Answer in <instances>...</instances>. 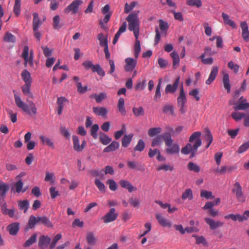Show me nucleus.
Segmentation results:
<instances>
[{"mask_svg": "<svg viewBox=\"0 0 249 249\" xmlns=\"http://www.w3.org/2000/svg\"><path fill=\"white\" fill-rule=\"evenodd\" d=\"M188 168L190 171L198 173L200 171V167L196 164L191 161L188 164Z\"/></svg>", "mask_w": 249, "mask_h": 249, "instance_id": "09e8293b", "label": "nucleus"}, {"mask_svg": "<svg viewBox=\"0 0 249 249\" xmlns=\"http://www.w3.org/2000/svg\"><path fill=\"white\" fill-rule=\"evenodd\" d=\"M117 107L119 111L121 113V114L124 116L126 114V110L124 107V98L121 97L119 99Z\"/></svg>", "mask_w": 249, "mask_h": 249, "instance_id": "72a5a7b5", "label": "nucleus"}, {"mask_svg": "<svg viewBox=\"0 0 249 249\" xmlns=\"http://www.w3.org/2000/svg\"><path fill=\"white\" fill-rule=\"evenodd\" d=\"M222 17L223 18L225 24L230 25L233 28H236V26L235 22H234V21L230 18V17L228 15L224 13H223L222 14Z\"/></svg>", "mask_w": 249, "mask_h": 249, "instance_id": "c9c22d12", "label": "nucleus"}, {"mask_svg": "<svg viewBox=\"0 0 249 249\" xmlns=\"http://www.w3.org/2000/svg\"><path fill=\"white\" fill-rule=\"evenodd\" d=\"M62 25L60 24V18L59 15H55L53 18V27L55 30H59Z\"/></svg>", "mask_w": 249, "mask_h": 249, "instance_id": "79ce46f5", "label": "nucleus"}, {"mask_svg": "<svg viewBox=\"0 0 249 249\" xmlns=\"http://www.w3.org/2000/svg\"><path fill=\"white\" fill-rule=\"evenodd\" d=\"M137 4V2L135 1H133L131 2L129 4L127 3L125 4L124 12L126 14L129 13L131 10H132L135 6Z\"/></svg>", "mask_w": 249, "mask_h": 249, "instance_id": "13d9d810", "label": "nucleus"}, {"mask_svg": "<svg viewBox=\"0 0 249 249\" xmlns=\"http://www.w3.org/2000/svg\"><path fill=\"white\" fill-rule=\"evenodd\" d=\"M86 240L88 243L89 245H93L96 243V238L92 232H89L87 234Z\"/></svg>", "mask_w": 249, "mask_h": 249, "instance_id": "603ef678", "label": "nucleus"}, {"mask_svg": "<svg viewBox=\"0 0 249 249\" xmlns=\"http://www.w3.org/2000/svg\"><path fill=\"white\" fill-rule=\"evenodd\" d=\"M39 138L43 144L46 145L53 149L54 148V143L50 138L41 135L39 136Z\"/></svg>", "mask_w": 249, "mask_h": 249, "instance_id": "c756f323", "label": "nucleus"}, {"mask_svg": "<svg viewBox=\"0 0 249 249\" xmlns=\"http://www.w3.org/2000/svg\"><path fill=\"white\" fill-rule=\"evenodd\" d=\"M224 218L225 219H231L233 221H237L238 220L239 222H242L244 220H246V217H245V215H244V213L242 215L237 214H230L228 215H226L224 216Z\"/></svg>", "mask_w": 249, "mask_h": 249, "instance_id": "5701e85b", "label": "nucleus"}, {"mask_svg": "<svg viewBox=\"0 0 249 249\" xmlns=\"http://www.w3.org/2000/svg\"><path fill=\"white\" fill-rule=\"evenodd\" d=\"M200 196L201 197L205 198L206 199L213 198L214 196H213V193L211 191H208L205 190H202L200 192Z\"/></svg>", "mask_w": 249, "mask_h": 249, "instance_id": "bf43d9fd", "label": "nucleus"}, {"mask_svg": "<svg viewBox=\"0 0 249 249\" xmlns=\"http://www.w3.org/2000/svg\"><path fill=\"white\" fill-rule=\"evenodd\" d=\"M97 38L100 42V45L101 46L105 47L108 46L107 36H105L103 33H100L97 36Z\"/></svg>", "mask_w": 249, "mask_h": 249, "instance_id": "e433bc0d", "label": "nucleus"}, {"mask_svg": "<svg viewBox=\"0 0 249 249\" xmlns=\"http://www.w3.org/2000/svg\"><path fill=\"white\" fill-rule=\"evenodd\" d=\"M18 206L19 209L23 210L24 213H26L28 209L29 203L27 200L19 201L18 202Z\"/></svg>", "mask_w": 249, "mask_h": 249, "instance_id": "a18cd8bd", "label": "nucleus"}, {"mask_svg": "<svg viewBox=\"0 0 249 249\" xmlns=\"http://www.w3.org/2000/svg\"><path fill=\"white\" fill-rule=\"evenodd\" d=\"M232 118L236 121H239L245 116V114L238 112H235L231 113Z\"/></svg>", "mask_w": 249, "mask_h": 249, "instance_id": "e2e57ef3", "label": "nucleus"}, {"mask_svg": "<svg viewBox=\"0 0 249 249\" xmlns=\"http://www.w3.org/2000/svg\"><path fill=\"white\" fill-rule=\"evenodd\" d=\"M23 182L22 180H18L11 188V191L17 193H24L26 191V189L23 188Z\"/></svg>", "mask_w": 249, "mask_h": 249, "instance_id": "f3484780", "label": "nucleus"}, {"mask_svg": "<svg viewBox=\"0 0 249 249\" xmlns=\"http://www.w3.org/2000/svg\"><path fill=\"white\" fill-rule=\"evenodd\" d=\"M33 29L34 31H37L41 26L42 22L40 20L38 14L37 13H33Z\"/></svg>", "mask_w": 249, "mask_h": 249, "instance_id": "aec40b11", "label": "nucleus"}, {"mask_svg": "<svg viewBox=\"0 0 249 249\" xmlns=\"http://www.w3.org/2000/svg\"><path fill=\"white\" fill-rule=\"evenodd\" d=\"M179 80L180 77H178L174 82L173 85L168 84L165 89V93L166 94L175 93L179 85Z\"/></svg>", "mask_w": 249, "mask_h": 249, "instance_id": "2eb2a0df", "label": "nucleus"}, {"mask_svg": "<svg viewBox=\"0 0 249 249\" xmlns=\"http://www.w3.org/2000/svg\"><path fill=\"white\" fill-rule=\"evenodd\" d=\"M95 184L99 190V191L102 193H105L106 187L105 184L99 179L96 178L95 179Z\"/></svg>", "mask_w": 249, "mask_h": 249, "instance_id": "6e6d98bb", "label": "nucleus"}, {"mask_svg": "<svg viewBox=\"0 0 249 249\" xmlns=\"http://www.w3.org/2000/svg\"><path fill=\"white\" fill-rule=\"evenodd\" d=\"M20 0H15V3L14 6V12L17 16H18L20 13Z\"/></svg>", "mask_w": 249, "mask_h": 249, "instance_id": "4d7b16f0", "label": "nucleus"}, {"mask_svg": "<svg viewBox=\"0 0 249 249\" xmlns=\"http://www.w3.org/2000/svg\"><path fill=\"white\" fill-rule=\"evenodd\" d=\"M181 198L183 200H185L188 198L189 200H191L193 198V195L192 191L191 189H186L184 193H183Z\"/></svg>", "mask_w": 249, "mask_h": 249, "instance_id": "3c124183", "label": "nucleus"}, {"mask_svg": "<svg viewBox=\"0 0 249 249\" xmlns=\"http://www.w3.org/2000/svg\"><path fill=\"white\" fill-rule=\"evenodd\" d=\"M230 105H233V108L236 110H245L249 108V103L247 102L246 99H244L241 103H236L234 100L230 101Z\"/></svg>", "mask_w": 249, "mask_h": 249, "instance_id": "9b49d317", "label": "nucleus"}, {"mask_svg": "<svg viewBox=\"0 0 249 249\" xmlns=\"http://www.w3.org/2000/svg\"><path fill=\"white\" fill-rule=\"evenodd\" d=\"M117 217L118 213L115 212V208H112L109 210V212L102 217V219L105 223H108L115 221Z\"/></svg>", "mask_w": 249, "mask_h": 249, "instance_id": "9d476101", "label": "nucleus"}, {"mask_svg": "<svg viewBox=\"0 0 249 249\" xmlns=\"http://www.w3.org/2000/svg\"><path fill=\"white\" fill-rule=\"evenodd\" d=\"M220 202L219 198H217L214 201H208L206 203L205 205L202 208L203 210H206L208 208H213L215 205H218Z\"/></svg>", "mask_w": 249, "mask_h": 249, "instance_id": "a19ab883", "label": "nucleus"}, {"mask_svg": "<svg viewBox=\"0 0 249 249\" xmlns=\"http://www.w3.org/2000/svg\"><path fill=\"white\" fill-rule=\"evenodd\" d=\"M83 1L82 0H74L67 7H66L64 12L65 14L71 13L72 14H76L80 8V6L83 4Z\"/></svg>", "mask_w": 249, "mask_h": 249, "instance_id": "0eeeda50", "label": "nucleus"}, {"mask_svg": "<svg viewBox=\"0 0 249 249\" xmlns=\"http://www.w3.org/2000/svg\"><path fill=\"white\" fill-rule=\"evenodd\" d=\"M133 112L135 116L138 117L143 116L144 114V109L142 107H134L133 108Z\"/></svg>", "mask_w": 249, "mask_h": 249, "instance_id": "052dcab7", "label": "nucleus"}, {"mask_svg": "<svg viewBox=\"0 0 249 249\" xmlns=\"http://www.w3.org/2000/svg\"><path fill=\"white\" fill-rule=\"evenodd\" d=\"M228 67L229 69L232 70L235 73H237L239 71V66L233 61H230L228 64Z\"/></svg>", "mask_w": 249, "mask_h": 249, "instance_id": "69168bd1", "label": "nucleus"}, {"mask_svg": "<svg viewBox=\"0 0 249 249\" xmlns=\"http://www.w3.org/2000/svg\"><path fill=\"white\" fill-rule=\"evenodd\" d=\"M139 11L131 12L126 17V20L128 22V29L133 32L135 38H139L140 33V20L139 18Z\"/></svg>", "mask_w": 249, "mask_h": 249, "instance_id": "7ed1b4c3", "label": "nucleus"}, {"mask_svg": "<svg viewBox=\"0 0 249 249\" xmlns=\"http://www.w3.org/2000/svg\"><path fill=\"white\" fill-rule=\"evenodd\" d=\"M120 146V143L119 142L113 141L111 143L108 145L107 146L105 147L104 149V152H110L112 151H114L118 149Z\"/></svg>", "mask_w": 249, "mask_h": 249, "instance_id": "b1692460", "label": "nucleus"}, {"mask_svg": "<svg viewBox=\"0 0 249 249\" xmlns=\"http://www.w3.org/2000/svg\"><path fill=\"white\" fill-rule=\"evenodd\" d=\"M138 58H132L131 57H127L125 59V65L124 66V70L127 72H132L136 68L137 64Z\"/></svg>", "mask_w": 249, "mask_h": 249, "instance_id": "1a4fd4ad", "label": "nucleus"}, {"mask_svg": "<svg viewBox=\"0 0 249 249\" xmlns=\"http://www.w3.org/2000/svg\"><path fill=\"white\" fill-rule=\"evenodd\" d=\"M37 218L38 224H43L48 228H53V225L47 216H38Z\"/></svg>", "mask_w": 249, "mask_h": 249, "instance_id": "412c9836", "label": "nucleus"}, {"mask_svg": "<svg viewBox=\"0 0 249 249\" xmlns=\"http://www.w3.org/2000/svg\"><path fill=\"white\" fill-rule=\"evenodd\" d=\"M201 136V133L200 131H196L193 133L189 138V142L181 149V152L184 155L190 154V158L194 157L198 147L202 144Z\"/></svg>", "mask_w": 249, "mask_h": 249, "instance_id": "f257e3e1", "label": "nucleus"}, {"mask_svg": "<svg viewBox=\"0 0 249 249\" xmlns=\"http://www.w3.org/2000/svg\"><path fill=\"white\" fill-rule=\"evenodd\" d=\"M100 140L103 144L106 145L109 143L112 140L106 134L101 133Z\"/></svg>", "mask_w": 249, "mask_h": 249, "instance_id": "c03bdc74", "label": "nucleus"}, {"mask_svg": "<svg viewBox=\"0 0 249 249\" xmlns=\"http://www.w3.org/2000/svg\"><path fill=\"white\" fill-rule=\"evenodd\" d=\"M133 136L134 135L132 133H130L128 135H124L122 139V146L124 147H127L131 143Z\"/></svg>", "mask_w": 249, "mask_h": 249, "instance_id": "bb28decb", "label": "nucleus"}, {"mask_svg": "<svg viewBox=\"0 0 249 249\" xmlns=\"http://www.w3.org/2000/svg\"><path fill=\"white\" fill-rule=\"evenodd\" d=\"M249 148V141L247 142H246L243 143L241 145H240L237 150V153L239 154H241L245 151H246Z\"/></svg>", "mask_w": 249, "mask_h": 249, "instance_id": "338daca9", "label": "nucleus"}, {"mask_svg": "<svg viewBox=\"0 0 249 249\" xmlns=\"http://www.w3.org/2000/svg\"><path fill=\"white\" fill-rule=\"evenodd\" d=\"M186 4L190 6H196L199 8L202 6L201 0H186Z\"/></svg>", "mask_w": 249, "mask_h": 249, "instance_id": "49530a36", "label": "nucleus"}, {"mask_svg": "<svg viewBox=\"0 0 249 249\" xmlns=\"http://www.w3.org/2000/svg\"><path fill=\"white\" fill-rule=\"evenodd\" d=\"M161 132V128L160 127H154L150 128L148 131V134L150 137H154L158 134H159Z\"/></svg>", "mask_w": 249, "mask_h": 249, "instance_id": "de8ad7c7", "label": "nucleus"}, {"mask_svg": "<svg viewBox=\"0 0 249 249\" xmlns=\"http://www.w3.org/2000/svg\"><path fill=\"white\" fill-rule=\"evenodd\" d=\"M37 237V234L34 233L24 243V246L25 247H30L31 245L36 242Z\"/></svg>", "mask_w": 249, "mask_h": 249, "instance_id": "8fccbe9b", "label": "nucleus"}, {"mask_svg": "<svg viewBox=\"0 0 249 249\" xmlns=\"http://www.w3.org/2000/svg\"><path fill=\"white\" fill-rule=\"evenodd\" d=\"M135 38L136 41L134 46V53L135 57H136V58H138L141 51V47L140 41L139 40L138 38Z\"/></svg>", "mask_w": 249, "mask_h": 249, "instance_id": "4c0bfd02", "label": "nucleus"}, {"mask_svg": "<svg viewBox=\"0 0 249 249\" xmlns=\"http://www.w3.org/2000/svg\"><path fill=\"white\" fill-rule=\"evenodd\" d=\"M7 230L10 235H16L19 230V223L14 222L7 226Z\"/></svg>", "mask_w": 249, "mask_h": 249, "instance_id": "6ab92c4d", "label": "nucleus"}, {"mask_svg": "<svg viewBox=\"0 0 249 249\" xmlns=\"http://www.w3.org/2000/svg\"><path fill=\"white\" fill-rule=\"evenodd\" d=\"M160 22V28L161 30V32L162 34H166V31L168 28V23L166 22H164L162 19H160L159 20Z\"/></svg>", "mask_w": 249, "mask_h": 249, "instance_id": "680f3d73", "label": "nucleus"}, {"mask_svg": "<svg viewBox=\"0 0 249 249\" xmlns=\"http://www.w3.org/2000/svg\"><path fill=\"white\" fill-rule=\"evenodd\" d=\"M166 129L168 132L162 134L165 145L167 146L166 148V151L170 154H178L180 151L179 145L177 143H173V140L171 137V133L173 132L174 129L170 126H167Z\"/></svg>", "mask_w": 249, "mask_h": 249, "instance_id": "f03ea898", "label": "nucleus"}, {"mask_svg": "<svg viewBox=\"0 0 249 249\" xmlns=\"http://www.w3.org/2000/svg\"><path fill=\"white\" fill-rule=\"evenodd\" d=\"M32 83H25L22 87V90L24 94L28 97L33 98V95L30 91V87Z\"/></svg>", "mask_w": 249, "mask_h": 249, "instance_id": "f704fd0d", "label": "nucleus"}, {"mask_svg": "<svg viewBox=\"0 0 249 249\" xmlns=\"http://www.w3.org/2000/svg\"><path fill=\"white\" fill-rule=\"evenodd\" d=\"M223 83L225 89L227 90V92L229 93L231 92V86L230 83L229 75V74H224L223 77Z\"/></svg>", "mask_w": 249, "mask_h": 249, "instance_id": "7c9ffc66", "label": "nucleus"}, {"mask_svg": "<svg viewBox=\"0 0 249 249\" xmlns=\"http://www.w3.org/2000/svg\"><path fill=\"white\" fill-rule=\"evenodd\" d=\"M9 189V186L8 184L3 182L0 180V196L1 197H5L7 192Z\"/></svg>", "mask_w": 249, "mask_h": 249, "instance_id": "c85d7f7f", "label": "nucleus"}, {"mask_svg": "<svg viewBox=\"0 0 249 249\" xmlns=\"http://www.w3.org/2000/svg\"><path fill=\"white\" fill-rule=\"evenodd\" d=\"M119 184L121 187L126 189L129 193L135 191L137 190L136 187L133 186V185L128 181L124 179H121L119 181Z\"/></svg>", "mask_w": 249, "mask_h": 249, "instance_id": "a211bd4d", "label": "nucleus"}, {"mask_svg": "<svg viewBox=\"0 0 249 249\" xmlns=\"http://www.w3.org/2000/svg\"><path fill=\"white\" fill-rule=\"evenodd\" d=\"M109 16L110 15H106L103 19H101L99 20V24L100 25L101 28L104 30L107 29V27L106 24L109 21Z\"/></svg>", "mask_w": 249, "mask_h": 249, "instance_id": "0e129e2a", "label": "nucleus"}, {"mask_svg": "<svg viewBox=\"0 0 249 249\" xmlns=\"http://www.w3.org/2000/svg\"><path fill=\"white\" fill-rule=\"evenodd\" d=\"M242 29V37L245 42L249 41V26L246 21H242L240 23Z\"/></svg>", "mask_w": 249, "mask_h": 249, "instance_id": "ddd939ff", "label": "nucleus"}, {"mask_svg": "<svg viewBox=\"0 0 249 249\" xmlns=\"http://www.w3.org/2000/svg\"><path fill=\"white\" fill-rule=\"evenodd\" d=\"M37 224H38L37 218L35 216L32 215L29 218L28 225L25 228V230L28 231L30 229H33Z\"/></svg>", "mask_w": 249, "mask_h": 249, "instance_id": "473e14b6", "label": "nucleus"}, {"mask_svg": "<svg viewBox=\"0 0 249 249\" xmlns=\"http://www.w3.org/2000/svg\"><path fill=\"white\" fill-rule=\"evenodd\" d=\"M107 97V94L104 92H101L99 94H93L90 96V98H94L95 99L96 102L98 103H101Z\"/></svg>", "mask_w": 249, "mask_h": 249, "instance_id": "ea45409f", "label": "nucleus"}, {"mask_svg": "<svg viewBox=\"0 0 249 249\" xmlns=\"http://www.w3.org/2000/svg\"><path fill=\"white\" fill-rule=\"evenodd\" d=\"M170 56L173 59V68L176 69L180 63L179 55L176 51H174L170 53Z\"/></svg>", "mask_w": 249, "mask_h": 249, "instance_id": "393cba45", "label": "nucleus"}, {"mask_svg": "<svg viewBox=\"0 0 249 249\" xmlns=\"http://www.w3.org/2000/svg\"><path fill=\"white\" fill-rule=\"evenodd\" d=\"M204 219L207 224L209 225L211 230H215L223 225V222L219 221H215L213 219L211 218L206 217Z\"/></svg>", "mask_w": 249, "mask_h": 249, "instance_id": "dca6fc26", "label": "nucleus"}, {"mask_svg": "<svg viewBox=\"0 0 249 249\" xmlns=\"http://www.w3.org/2000/svg\"><path fill=\"white\" fill-rule=\"evenodd\" d=\"M156 218L159 223L163 227H171L172 223L163 216L161 214L157 213L156 214Z\"/></svg>", "mask_w": 249, "mask_h": 249, "instance_id": "4468645a", "label": "nucleus"}, {"mask_svg": "<svg viewBox=\"0 0 249 249\" xmlns=\"http://www.w3.org/2000/svg\"><path fill=\"white\" fill-rule=\"evenodd\" d=\"M93 112L97 115L105 117L108 112L107 109L104 107H94Z\"/></svg>", "mask_w": 249, "mask_h": 249, "instance_id": "2f4dec72", "label": "nucleus"}, {"mask_svg": "<svg viewBox=\"0 0 249 249\" xmlns=\"http://www.w3.org/2000/svg\"><path fill=\"white\" fill-rule=\"evenodd\" d=\"M3 40L7 42L15 43L16 41V38L15 36L11 33L7 32L4 35Z\"/></svg>", "mask_w": 249, "mask_h": 249, "instance_id": "37998d69", "label": "nucleus"}, {"mask_svg": "<svg viewBox=\"0 0 249 249\" xmlns=\"http://www.w3.org/2000/svg\"><path fill=\"white\" fill-rule=\"evenodd\" d=\"M51 241V238L47 236L42 235L39 237L38 241V246L41 248L43 249L47 247Z\"/></svg>", "mask_w": 249, "mask_h": 249, "instance_id": "cd10ccee", "label": "nucleus"}, {"mask_svg": "<svg viewBox=\"0 0 249 249\" xmlns=\"http://www.w3.org/2000/svg\"><path fill=\"white\" fill-rule=\"evenodd\" d=\"M99 129V125L97 124H93L90 130V135L95 139L98 138L97 132Z\"/></svg>", "mask_w": 249, "mask_h": 249, "instance_id": "5fc2aeb1", "label": "nucleus"}, {"mask_svg": "<svg viewBox=\"0 0 249 249\" xmlns=\"http://www.w3.org/2000/svg\"><path fill=\"white\" fill-rule=\"evenodd\" d=\"M218 72V69L217 67H213L211 73L209 75L208 79L206 81L207 85H210L215 79L216 75Z\"/></svg>", "mask_w": 249, "mask_h": 249, "instance_id": "4be33fe9", "label": "nucleus"}, {"mask_svg": "<svg viewBox=\"0 0 249 249\" xmlns=\"http://www.w3.org/2000/svg\"><path fill=\"white\" fill-rule=\"evenodd\" d=\"M186 103L187 99L186 97V94L184 91L183 85H182L179 95L177 98L178 106L179 107V111L182 114L185 113L186 111L185 106Z\"/></svg>", "mask_w": 249, "mask_h": 249, "instance_id": "423d86ee", "label": "nucleus"}, {"mask_svg": "<svg viewBox=\"0 0 249 249\" xmlns=\"http://www.w3.org/2000/svg\"><path fill=\"white\" fill-rule=\"evenodd\" d=\"M145 145L144 141L142 139H141L138 141L137 144L134 147V151L142 152L144 150Z\"/></svg>", "mask_w": 249, "mask_h": 249, "instance_id": "864d4df0", "label": "nucleus"}, {"mask_svg": "<svg viewBox=\"0 0 249 249\" xmlns=\"http://www.w3.org/2000/svg\"><path fill=\"white\" fill-rule=\"evenodd\" d=\"M21 56L24 59L25 67L29 65L30 67L34 68V52L32 50L29 52V47L27 45L24 46Z\"/></svg>", "mask_w": 249, "mask_h": 249, "instance_id": "39448f33", "label": "nucleus"}, {"mask_svg": "<svg viewBox=\"0 0 249 249\" xmlns=\"http://www.w3.org/2000/svg\"><path fill=\"white\" fill-rule=\"evenodd\" d=\"M14 98L16 104L18 107L22 109L24 112L30 115L36 114L37 109L35 104L32 101L30 102L29 105H27L25 102L22 101L21 98L18 95L15 94Z\"/></svg>", "mask_w": 249, "mask_h": 249, "instance_id": "20e7f679", "label": "nucleus"}, {"mask_svg": "<svg viewBox=\"0 0 249 249\" xmlns=\"http://www.w3.org/2000/svg\"><path fill=\"white\" fill-rule=\"evenodd\" d=\"M232 191L235 194L236 197L239 202L245 201L246 196L243 194L242 187L239 182L236 181L234 183Z\"/></svg>", "mask_w": 249, "mask_h": 249, "instance_id": "6e6552de", "label": "nucleus"}, {"mask_svg": "<svg viewBox=\"0 0 249 249\" xmlns=\"http://www.w3.org/2000/svg\"><path fill=\"white\" fill-rule=\"evenodd\" d=\"M163 112L165 114L172 117L176 116L174 111V107L171 104L166 105L163 107Z\"/></svg>", "mask_w": 249, "mask_h": 249, "instance_id": "a878e982", "label": "nucleus"}, {"mask_svg": "<svg viewBox=\"0 0 249 249\" xmlns=\"http://www.w3.org/2000/svg\"><path fill=\"white\" fill-rule=\"evenodd\" d=\"M107 183L109 186V188L112 191H115L117 189V185L116 182L112 179H109L107 180Z\"/></svg>", "mask_w": 249, "mask_h": 249, "instance_id": "774afa93", "label": "nucleus"}, {"mask_svg": "<svg viewBox=\"0 0 249 249\" xmlns=\"http://www.w3.org/2000/svg\"><path fill=\"white\" fill-rule=\"evenodd\" d=\"M72 140L73 144V149L77 152H81L86 145V142L85 140H83L82 144L80 145L79 142V140L77 136L75 135L72 136Z\"/></svg>", "mask_w": 249, "mask_h": 249, "instance_id": "f8f14e48", "label": "nucleus"}, {"mask_svg": "<svg viewBox=\"0 0 249 249\" xmlns=\"http://www.w3.org/2000/svg\"><path fill=\"white\" fill-rule=\"evenodd\" d=\"M21 75L23 80L25 82V83H32L31 74L27 70H23Z\"/></svg>", "mask_w": 249, "mask_h": 249, "instance_id": "58836bf2", "label": "nucleus"}]
</instances>
